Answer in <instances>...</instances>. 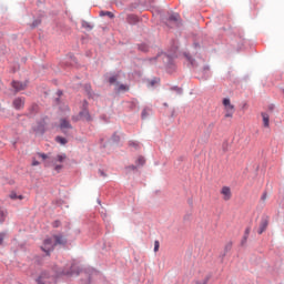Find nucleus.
Masks as SVG:
<instances>
[{"instance_id": "f257e3e1", "label": "nucleus", "mask_w": 284, "mask_h": 284, "mask_svg": "<svg viewBox=\"0 0 284 284\" xmlns=\"http://www.w3.org/2000/svg\"><path fill=\"white\" fill-rule=\"evenodd\" d=\"M55 245H65V237L63 235H53L51 239L44 240L41 250L45 252L47 256H50V252L54 250Z\"/></svg>"}, {"instance_id": "f03ea898", "label": "nucleus", "mask_w": 284, "mask_h": 284, "mask_svg": "<svg viewBox=\"0 0 284 284\" xmlns=\"http://www.w3.org/2000/svg\"><path fill=\"white\" fill-rule=\"evenodd\" d=\"M223 105H224V110H225V119H232L234 116V104H232V102L230 101L229 98L223 100Z\"/></svg>"}, {"instance_id": "7ed1b4c3", "label": "nucleus", "mask_w": 284, "mask_h": 284, "mask_svg": "<svg viewBox=\"0 0 284 284\" xmlns=\"http://www.w3.org/2000/svg\"><path fill=\"white\" fill-rule=\"evenodd\" d=\"M80 116L84 121H92V116L90 115V111H88V101L83 102L82 111L80 112Z\"/></svg>"}, {"instance_id": "20e7f679", "label": "nucleus", "mask_w": 284, "mask_h": 284, "mask_svg": "<svg viewBox=\"0 0 284 284\" xmlns=\"http://www.w3.org/2000/svg\"><path fill=\"white\" fill-rule=\"evenodd\" d=\"M223 201H230L232 199V189L230 186H223L220 191Z\"/></svg>"}, {"instance_id": "39448f33", "label": "nucleus", "mask_w": 284, "mask_h": 284, "mask_svg": "<svg viewBox=\"0 0 284 284\" xmlns=\"http://www.w3.org/2000/svg\"><path fill=\"white\" fill-rule=\"evenodd\" d=\"M12 88L16 92H21V90H26V88H28V83L13 81L12 82Z\"/></svg>"}, {"instance_id": "423d86ee", "label": "nucleus", "mask_w": 284, "mask_h": 284, "mask_svg": "<svg viewBox=\"0 0 284 284\" xmlns=\"http://www.w3.org/2000/svg\"><path fill=\"white\" fill-rule=\"evenodd\" d=\"M24 105H26V99H23V98H16L13 100V108L16 110H23Z\"/></svg>"}, {"instance_id": "0eeeda50", "label": "nucleus", "mask_w": 284, "mask_h": 284, "mask_svg": "<svg viewBox=\"0 0 284 284\" xmlns=\"http://www.w3.org/2000/svg\"><path fill=\"white\" fill-rule=\"evenodd\" d=\"M60 129L65 134V132H68V130H72V124H70V121H68V119H61L60 120Z\"/></svg>"}, {"instance_id": "6e6552de", "label": "nucleus", "mask_w": 284, "mask_h": 284, "mask_svg": "<svg viewBox=\"0 0 284 284\" xmlns=\"http://www.w3.org/2000/svg\"><path fill=\"white\" fill-rule=\"evenodd\" d=\"M267 225H270V221L267 219H262L257 234H263V232L267 230Z\"/></svg>"}, {"instance_id": "1a4fd4ad", "label": "nucleus", "mask_w": 284, "mask_h": 284, "mask_svg": "<svg viewBox=\"0 0 284 284\" xmlns=\"http://www.w3.org/2000/svg\"><path fill=\"white\" fill-rule=\"evenodd\" d=\"M119 79H121V72H118L109 78V83L111 85H119Z\"/></svg>"}, {"instance_id": "9d476101", "label": "nucleus", "mask_w": 284, "mask_h": 284, "mask_svg": "<svg viewBox=\"0 0 284 284\" xmlns=\"http://www.w3.org/2000/svg\"><path fill=\"white\" fill-rule=\"evenodd\" d=\"M262 119H263L264 128H270V114L263 112L262 113Z\"/></svg>"}, {"instance_id": "9b49d317", "label": "nucleus", "mask_w": 284, "mask_h": 284, "mask_svg": "<svg viewBox=\"0 0 284 284\" xmlns=\"http://www.w3.org/2000/svg\"><path fill=\"white\" fill-rule=\"evenodd\" d=\"M45 278H50V275L48 273H42L38 280H37V283L38 284H45Z\"/></svg>"}, {"instance_id": "f8f14e48", "label": "nucleus", "mask_w": 284, "mask_h": 284, "mask_svg": "<svg viewBox=\"0 0 284 284\" xmlns=\"http://www.w3.org/2000/svg\"><path fill=\"white\" fill-rule=\"evenodd\" d=\"M135 164H136L138 168H141V166L145 165V158H143V156L140 155V156L136 159Z\"/></svg>"}, {"instance_id": "ddd939ff", "label": "nucleus", "mask_w": 284, "mask_h": 284, "mask_svg": "<svg viewBox=\"0 0 284 284\" xmlns=\"http://www.w3.org/2000/svg\"><path fill=\"white\" fill-rule=\"evenodd\" d=\"M67 159V156H65V154H60V155H57V158L55 159H53V163H57V161L59 162V163H63V161Z\"/></svg>"}, {"instance_id": "4468645a", "label": "nucleus", "mask_w": 284, "mask_h": 284, "mask_svg": "<svg viewBox=\"0 0 284 284\" xmlns=\"http://www.w3.org/2000/svg\"><path fill=\"white\" fill-rule=\"evenodd\" d=\"M100 17H109V19H114V13L110 11H101Z\"/></svg>"}, {"instance_id": "2eb2a0df", "label": "nucleus", "mask_w": 284, "mask_h": 284, "mask_svg": "<svg viewBox=\"0 0 284 284\" xmlns=\"http://www.w3.org/2000/svg\"><path fill=\"white\" fill-rule=\"evenodd\" d=\"M181 16H179V13H173L169 17V21H174L175 23L179 22Z\"/></svg>"}, {"instance_id": "dca6fc26", "label": "nucleus", "mask_w": 284, "mask_h": 284, "mask_svg": "<svg viewBox=\"0 0 284 284\" xmlns=\"http://www.w3.org/2000/svg\"><path fill=\"white\" fill-rule=\"evenodd\" d=\"M126 19H128L129 23H136V21H139V18L136 16H134V14L128 16Z\"/></svg>"}, {"instance_id": "f3484780", "label": "nucleus", "mask_w": 284, "mask_h": 284, "mask_svg": "<svg viewBox=\"0 0 284 284\" xmlns=\"http://www.w3.org/2000/svg\"><path fill=\"white\" fill-rule=\"evenodd\" d=\"M6 216H8V212L3 211V209H0V223L6 221Z\"/></svg>"}, {"instance_id": "a211bd4d", "label": "nucleus", "mask_w": 284, "mask_h": 284, "mask_svg": "<svg viewBox=\"0 0 284 284\" xmlns=\"http://www.w3.org/2000/svg\"><path fill=\"white\" fill-rule=\"evenodd\" d=\"M57 143H60V145H65L68 143V140L65 138L57 136L55 138Z\"/></svg>"}, {"instance_id": "6ab92c4d", "label": "nucleus", "mask_w": 284, "mask_h": 284, "mask_svg": "<svg viewBox=\"0 0 284 284\" xmlns=\"http://www.w3.org/2000/svg\"><path fill=\"white\" fill-rule=\"evenodd\" d=\"M9 196H10V199H12L13 201H16V199H19V201H23V195H17L16 192H12Z\"/></svg>"}, {"instance_id": "aec40b11", "label": "nucleus", "mask_w": 284, "mask_h": 284, "mask_svg": "<svg viewBox=\"0 0 284 284\" xmlns=\"http://www.w3.org/2000/svg\"><path fill=\"white\" fill-rule=\"evenodd\" d=\"M128 90H130V88L125 84H120L118 87V92H128Z\"/></svg>"}, {"instance_id": "412c9836", "label": "nucleus", "mask_w": 284, "mask_h": 284, "mask_svg": "<svg viewBox=\"0 0 284 284\" xmlns=\"http://www.w3.org/2000/svg\"><path fill=\"white\" fill-rule=\"evenodd\" d=\"M250 232H251V230H250V227H247V229L245 230V233H244V243H245V241H247V239H248V236H250Z\"/></svg>"}, {"instance_id": "4be33fe9", "label": "nucleus", "mask_w": 284, "mask_h": 284, "mask_svg": "<svg viewBox=\"0 0 284 284\" xmlns=\"http://www.w3.org/2000/svg\"><path fill=\"white\" fill-rule=\"evenodd\" d=\"M159 79H153V80H151L150 81V85H151V88H154V85H156V83H159Z\"/></svg>"}, {"instance_id": "5701e85b", "label": "nucleus", "mask_w": 284, "mask_h": 284, "mask_svg": "<svg viewBox=\"0 0 284 284\" xmlns=\"http://www.w3.org/2000/svg\"><path fill=\"white\" fill-rule=\"evenodd\" d=\"M159 247H161V244L159 243V241H155L154 242V252H158Z\"/></svg>"}, {"instance_id": "b1692460", "label": "nucleus", "mask_w": 284, "mask_h": 284, "mask_svg": "<svg viewBox=\"0 0 284 284\" xmlns=\"http://www.w3.org/2000/svg\"><path fill=\"white\" fill-rule=\"evenodd\" d=\"M148 109H144L143 111H142V119H148Z\"/></svg>"}, {"instance_id": "393cba45", "label": "nucleus", "mask_w": 284, "mask_h": 284, "mask_svg": "<svg viewBox=\"0 0 284 284\" xmlns=\"http://www.w3.org/2000/svg\"><path fill=\"white\" fill-rule=\"evenodd\" d=\"M3 239H6V233H0V245H3Z\"/></svg>"}, {"instance_id": "a878e982", "label": "nucleus", "mask_w": 284, "mask_h": 284, "mask_svg": "<svg viewBox=\"0 0 284 284\" xmlns=\"http://www.w3.org/2000/svg\"><path fill=\"white\" fill-rule=\"evenodd\" d=\"M38 156H40V159H43V161H45V159H48V155L44 153H38Z\"/></svg>"}, {"instance_id": "bb28decb", "label": "nucleus", "mask_w": 284, "mask_h": 284, "mask_svg": "<svg viewBox=\"0 0 284 284\" xmlns=\"http://www.w3.org/2000/svg\"><path fill=\"white\" fill-rule=\"evenodd\" d=\"M140 50H142V52H146L148 51V47L142 44V45H140Z\"/></svg>"}, {"instance_id": "cd10ccee", "label": "nucleus", "mask_w": 284, "mask_h": 284, "mask_svg": "<svg viewBox=\"0 0 284 284\" xmlns=\"http://www.w3.org/2000/svg\"><path fill=\"white\" fill-rule=\"evenodd\" d=\"M59 225H61V222H60V221H55V222L53 223V227H59Z\"/></svg>"}, {"instance_id": "c85d7f7f", "label": "nucleus", "mask_w": 284, "mask_h": 284, "mask_svg": "<svg viewBox=\"0 0 284 284\" xmlns=\"http://www.w3.org/2000/svg\"><path fill=\"white\" fill-rule=\"evenodd\" d=\"M63 168V165H55L54 170H57V172H59V170H61Z\"/></svg>"}, {"instance_id": "c756f323", "label": "nucleus", "mask_w": 284, "mask_h": 284, "mask_svg": "<svg viewBox=\"0 0 284 284\" xmlns=\"http://www.w3.org/2000/svg\"><path fill=\"white\" fill-rule=\"evenodd\" d=\"M83 27H84V28H90V30L92 29V27H90V24H88V22H84V23H83Z\"/></svg>"}, {"instance_id": "7c9ffc66", "label": "nucleus", "mask_w": 284, "mask_h": 284, "mask_svg": "<svg viewBox=\"0 0 284 284\" xmlns=\"http://www.w3.org/2000/svg\"><path fill=\"white\" fill-rule=\"evenodd\" d=\"M32 165H33V166H37V165H39V161H37V160H33V162H32Z\"/></svg>"}, {"instance_id": "2f4dec72", "label": "nucleus", "mask_w": 284, "mask_h": 284, "mask_svg": "<svg viewBox=\"0 0 284 284\" xmlns=\"http://www.w3.org/2000/svg\"><path fill=\"white\" fill-rule=\"evenodd\" d=\"M267 199V193H264L263 195H262V201H265Z\"/></svg>"}, {"instance_id": "473e14b6", "label": "nucleus", "mask_w": 284, "mask_h": 284, "mask_svg": "<svg viewBox=\"0 0 284 284\" xmlns=\"http://www.w3.org/2000/svg\"><path fill=\"white\" fill-rule=\"evenodd\" d=\"M131 170H136V166L132 165L130 166Z\"/></svg>"}, {"instance_id": "72a5a7b5", "label": "nucleus", "mask_w": 284, "mask_h": 284, "mask_svg": "<svg viewBox=\"0 0 284 284\" xmlns=\"http://www.w3.org/2000/svg\"><path fill=\"white\" fill-rule=\"evenodd\" d=\"M101 176H105V173L103 171H100Z\"/></svg>"}, {"instance_id": "f704fd0d", "label": "nucleus", "mask_w": 284, "mask_h": 284, "mask_svg": "<svg viewBox=\"0 0 284 284\" xmlns=\"http://www.w3.org/2000/svg\"><path fill=\"white\" fill-rule=\"evenodd\" d=\"M178 92L181 94L182 90H181V89H178Z\"/></svg>"}, {"instance_id": "c9c22d12", "label": "nucleus", "mask_w": 284, "mask_h": 284, "mask_svg": "<svg viewBox=\"0 0 284 284\" xmlns=\"http://www.w3.org/2000/svg\"><path fill=\"white\" fill-rule=\"evenodd\" d=\"M45 166L48 168V163H45Z\"/></svg>"}]
</instances>
